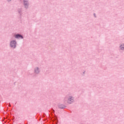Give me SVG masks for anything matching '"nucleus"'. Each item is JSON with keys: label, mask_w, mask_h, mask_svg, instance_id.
<instances>
[{"label": "nucleus", "mask_w": 124, "mask_h": 124, "mask_svg": "<svg viewBox=\"0 0 124 124\" xmlns=\"http://www.w3.org/2000/svg\"><path fill=\"white\" fill-rule=\"evenodd\" d=\"M93 15H94V16L95 17H96V16H95V14H94Z\"/></svg>", "instance_id": "10"}, {"label": "nucleus", "mask_w": 124, "mask_h": 124, "mask_svg": "<svg viewBox=\"0 0 124 124\" xmlns=\"http://www.w3.org/2000/svg\"><path fill=\"white\" fill-rule=\"evenodd\" d=\"M9 107H11V105H10V103L9 105Z\"/></svg>", "instance_id": "9"}, {"label": "nucleus", "mask_w": 124, "mask_h": 124, "mask_svg": "<svg viewBox=\"0 0 124 124\" xmlns=\"http://www.w3.org/2000/svg\"><path fill=\"white\" fill-rule=\"evenodd\" d=\"M53 112H55V110L54 109H52Z\"/></svg>", "instance_id": "11"}, {"label": "nucleus", "mask_w": 124, "mask_h": 124, "mask_svg": "<svg viewBox=\"0 0 124 124\" xmlns=\"http://www.w3.org/2000/svg\"><path fill=\"white\" fill-rule=\"evenodd\" d=\"M74 101V99H73V97L70 96L69 98L68 99L67 102L68 103H69L70 104L72 103Z\"/></svg>", "instance_id": "2"}, {"label": "nucleus", "mask_w": 124, "mask_h": 124, "mask_svg": "<svg viewBox=\"0 0 124 124\" xmlns=\"http://www.w3.org/2000/svg\"><path fill=\"white\" fill-rule=\"evenodd\" d=\"M59 108L60 109H64V108H65V106H63V105H59Z\"/></svg>", "instance_id": "5"}, {"label": "nucleus", "mask_w": 124, "mask_h": 124, "mask_svg": "<svg viewBox=\"0 0 124 124\" xmlns=\"http://www.w3.org/2000/svg\"><path fill=\"white\" fill-rule=\"evenodd\" d=\"M120 48L121 50H124V44L123 45L120 46Z\"/></svg>", "instance_id": "7"}, {"label": "nucleus", "mask_w": 124, "mask_h": 124, "mask_svg": "<svg viewBox=\"0 0 124 124\" xmlns=\"http://www.w3.org/2000/svg\"><path fill=\"white\" fill-rule=\"evenodd\" d=\"M10 46L12 48H16V41H12L10 43Z\"/></svg>", "instance_id": "1"}, {"label": "nucleus", "mask_w": 124, "mask_h": 124, "mask_svg": "<svg viewBox=\"0 0 124 124\" xmlns=\"http://www.w3.org/2000/svg\"><path fill=\"white\" fill-rule=\"evenodd\" d=\"M21 11H22V10L21 9L18 10V13H21Z\"/></svg>", "instance_id": "8"}, {"label": "nucleus", "mask_w": 124, "mask_h": 124, "mask_svg": "<svg viewBox=\"0 0 124 124\" xmlns=\"http://www.w3.org/2000/svg\"><path fill=\"white\" fill-rule=\"evenodd\" d=\"M15 37H16V38H20L23 39V36H22L21 35L19 34L16 35Z\"/></svg>", "instance_id": "4"}, {"label": "nucleus", "mask_w": 124, "mask_h": 124, "mask_svg": "<svg viewBox=\"0 0 124 124\" xmlns=\"http://www.w3.org/2000/svg\"><path fill=\"white\" fill-rule=\"evenodd\" d=\"M35 73H36L37 74L39 73V68L38 67H37L34 70Z\"/></svg>", "instance_id": "6"}, {"label": "nucleus", "mask_w": 124, "mask_h": 124, "mask_svg": "<svg viewBox=\"0 0 124 124\" xmlns=\"http://www.w3.org/2000/svg\"><path fill=\"white\" fill-rule=\"evenodd\" d=\"M23 2H24V4L25 8H28L29 6V3L28 2V0H24Z\"/></svg>", "instance_id": "3"}]
</instances>
